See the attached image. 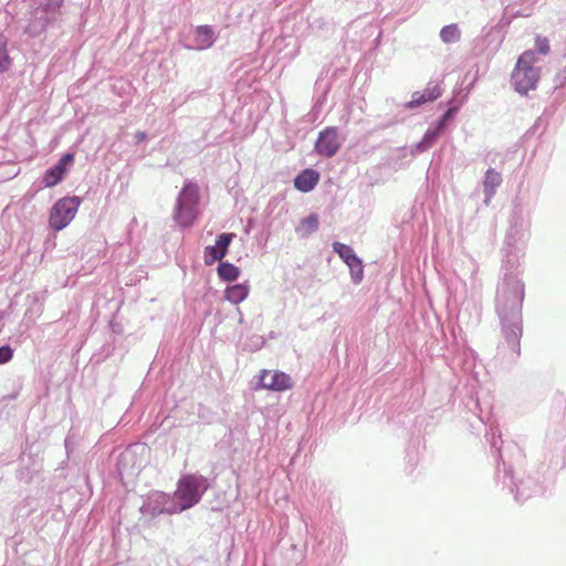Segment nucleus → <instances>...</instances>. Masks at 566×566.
Instances as JSON below:
<instances>
[{
	"label": "nucleus",
	"instance_id": "1",
	"mask_svg": "<svg viewBox=\"0 0 566 566\" xmlns=\"http://www.w3.org/2000/svg\"><path fill=\"white\" fill-rule=\"evenodd\" d=\"M208 488V481L203 475L195 473L184 474L178 480L177 488L174 493L178 503L174 505V507L168 509V513H180L195 506L200 502Z\"/></svg>",
	"mask_w": 566,
	"mask_h": 566
},
{
	"label": "nucleus",
	"instance_id": "2",
	"mask_svg": "<svg viewBox=\"0 0 566 566\" xmlns=\"http://www.w3.org/2000/svg\"><path fill=\"white\" fill-rule=\"evenodd\" d=\"M536 63L537 57L534 51L527 50L520 55L512 72V83L518 93L526 94L536 87L539 80V69L535 67Z\"/></svg>",
	"mask_w": 566,
	"mask_h": 566
},
{
	"label": "nucleus",
	"instance_id": "3",
	"mask_svg": "<svg viewBox=\"0 0 566 566\" xmlns=\"http://www.w3.org/2000/svg\"><path fill=\"white\" fill-rule=\"evenodd\" d=\"M200 193L196 182H187L182 187L175 208V220L184 228L193 224L199 216Z\"/></svg>",
	"mask_w": 566,
	"mask_h": 566
},
{
	"label": "nucleus",
	"instance_id": "4",
	"mask_svg": "<svg viewBox=\"0 0 566 566\" xmlns=\"http://www.w3.org/2000/svg\"><path fill=\"white\" fill-rule=\"evenodd\" d=\"M81 199L78 197H63L52 207L49 216V224L55 231H60L67 227L74 219Z\"/></svg>",
	"mask_w": 566,
	"mask_h": 566
},
{
	"label": "nucleus",
	"instance_id": "5",
	"mask_svg": "<svg viewBox=\"0 0 566 566\" xmlns=\"http://www.w3.org/2000/svg\"><path fill=\"white\" fill-rule=\"evenodd\" d=\"M294 381L290 375L273 369H262L259 376L258 387L271 391H285L292 389Z\"/></svg>",
	"mask_w": 566,
	"mask_h": 566
},
{
	"label": "nucleus",
	"instance_id": "6",
	"mask_svg": "<svg viewBox=\"0 0 566 566\" xmlns=\"http://www.w3.org/2000/svg\"><path fill=\"white\" fill-rule=\"evenodd\" d=\"M340 148L338 132L335 127L322 130L315 143V150L324 157H333Z\"/></svg>",
	"mask_w": 566,
	"mask_h": 566
},
{
	"label": "nucleus",
	"instance_id": "7",
	"mask_svg": "<svg viewBox=\"0 0 566 566\" xmlns=\"http://www.w3.org/2000/svg\"><path fill=\"white\" fill-rule=\"evenodd\" d=\"M233 233H221L218 235L214 245L205 249V263L211 265L217 261H221L227 254L228 248L232 242Z\"/></svg>",
	"mask_w": 566,
	"mask_h": 566
},
{
	"label": "nucleus",
	"instance_id": "8",
	"mask_svg": "<svg viewBox=\"0 0 566 566\" xmlns=\"http://www.w3.org/2000/svg\"><path fill=\"white\" fill-rule=\"evenodd\" d=\"M334 251L338 253L340 259L349 266L352 270L353 276L358 282L363 276V265L361 261L356 256L353 249L344 243L335 242L333 244Z\"/></svg>",
	"mask_w": 566,
	"mask_h": 566
},
{
	"label": "nucleus",
	"instance_id": "9",
	"mask_svg": "<svg viewBox=\"0 0 566 566\" xmlns=\"http://www.w3.org/2000/svg\"><path fill=\"white\" fill-rule=\"evenodd\" d=\"M74 156L72 154L64 155L60 161L50 168L43 176V182L45 187H53L57 185L66 172L67 164L73 161Z\"/></svg>",
	"mask_w": 566,
	"mask_h": 566
},
{
	"label": "nucleus",
	"instance_id": "10",
	"mask_svg": "<svg viewBox=\"0 0 566 566\" xmlns=\"http://www.w3.org/2000/svg\"><path fill=\"white\" fill-rule=\"evenodd\" d=\"M442 91L439 84L429 83L423 92H415L411 99L406 104L408 108L418 107L427 102L436 101Z\"/></svg>",
	"mask_w": 566,
	"mask_h": 566
},
{
	"label": "nucleus",
	"instance_id": "11",
	"mask_svg": "<svg viewBox=\"0 0 566 566\" xmlns=\"http://www.w3.org/2000/svg\"><path fill=\"white\" fill-rule=\"evenodd\" d=\"M319 178L318 171L306 168L295 177L294 187L302 192H308L316 187Z\"/></svg>",
	"mask_w": 566,
	"mask_h": 566
},
{
	"label": "nucleus",
	"instance_id": "12",
	"mask_svg": "<svg viewBox=\"0 0 566 566\" xmlns=\"http://www.w3.org/2000/svg\"><path fill=\"white\" fill-rule=\"evenodd\" d=\"M216 41L214 32L211 27L209 25H200L196 29V49L197 50H205L210 46Z\"/></svg>",
	"mask_w": 566,
	"mask_h": 566
},
{
	"label": "nucleus",
	"instance_id": "13",
	"mask_svg": "<svg viewBox=\"0 0 566 566\" xmlns=\"http://www.w3.org/2000/svg\"><path fill=\"white\" fill-rule=\"evenodd\" d=\"M248 294H249V289L244 284H235V285L229 286V287H227V290L224 292L226 298L233 304H239L242 301H244L247 298Z\"/></svg>",
	"mask_w": 566,
	"mask_h": 566
},
{
	"label": "nucleus",
	"instance_id": "14",
	"mask_svg": "<svg viewBox=\"0 0 566 566\" xmlns=\"http://www.w3.org/2000/svg\"><path fill=\"white\" fill-rule=\"evenodd\" d=\"M318 216L312 213L301 220L298 227L296 228V232H298L302 237H308L318 229Z\"/></svg>",
	"mask_w": 566,
	"mask_h": 566
},
{
	"label": "nucleus",
	"instance_id": "15",
	"mask_svg": "<svg viewBox=\"0 0 566 566\" xmlns=\"http://www.w3.org/2000/svg\"><path fill=\"white\" fill-rule=\"evenodd\" d=\"M218 274L224 281H234L240 274V270L229 262H220Z\"/></svg>",
	"mask_w": 566,
	"mask_h": 566
},
{
	"label": "nucleus",
	"instance_id": "16",
	"mask_svg": "<svg viewBox=\"0 0 566 566\" xmlns=\"http://www.w3.org/2000/svg\"><path fill=\"white\" fill-rule=\"evenodd\" d=\"M12 60L8 52V39L0 33V72H6L10 69Z\"/></svg>",
	"mask_w": 566,
	"mask_h": 566
},
{
	"label": "nucleus",
	"instance_id": "17",
	"mask_svg": "<svg viewBox=\"0 0 566 566\" xmlns=\"http://www.w3.org/2000/svg\"><path fill=\"white\" fill-rule=\"evenodd\" d=\"M460 35L461 33L457 24L446 25L440 31V38L446 43L457 42Z\"/></svg>",
	"mask_w": 566,
	"mask_h": 566
},
{
	"label": "nucleus",
	"instance_id": "18",
	"mask_svg": "<svg viewBox=\"0 0 566 566\" xmlns=\"http://www.w3.org/2000/svg\"><path fill=\"white\" fill-rule=\"evenodd\" d=\"M501 182V175L494 169H489L485 174L484 188L489 193H493L494 189Z\"/></svg>",
	"mask_w": 566,
	"mask_h": 566
},
{
	"label": "nucleus",
	"instance_id": "19",
	"mask_svg": "<svg viewBox=\"0 0 566 566\" xmlns=\"http://www.w3.org/2000/svg\"><path fill=\"white\" fill-rule=\"evenodd\" d=\"M457 112V107H450L446 113L444 115L442 116V118L439 120L438 123V127L434 132H428L426 134V139H431V138H434L444 127L446 123L452 118V116L454 115V113Z\"/></svg>",
	"mask_w": 566,
	"mask_h": 566
},
{
	"label": "nucleus",
	"instance_id": "20",
	"mask_svg": "<svg viewBox=\"0 0 566 566\" xmlns=\"http://www.w3.org/2000/svg\"><path fill=\"white\" fill-rule=\"evenodd\" d=\"M535 46L541 54L546 55L549 52V42L546 38L536 36Z\"/></svg>",
	"mask_w": 566,
	"mask_h": 566
},
{
	"label": "nucleus",
	"instance_id": "21",
	"mask_svg": "<svg viewBox=\"0 0 566 566\" xmlns=\"http://www.w3.org/2000/svg\"><path fill=\"white\" fill-rule=\"evenodd\" d=\"M13 357V349L9 345L0 347V365L10 361Z\"/></svg>",
	"mask_w": 566,
	"mask_h": 566
}]
</instances>
